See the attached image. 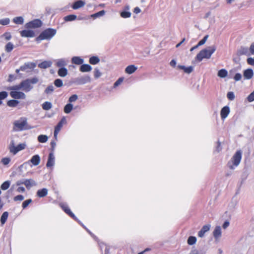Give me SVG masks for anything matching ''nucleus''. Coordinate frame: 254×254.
<instances>
[{
  "mask_svg": "<svg viewBox=\"0 0 254 254\" xmlns=\"http://www.w3.org/2000/svg\"><path fill=\"white\" fill-rule=\"evenodd\" d=\"M38 141L40 143H45L48 139V137L46 135L41 134L38 136Z\"/></svg>",
  "mask_w": 254,
  "mask_h": 254,
  "instance_id": "obj_30",
  "label": "nucleus"
},
{
  "mask_svg": "<svg viewBox=\"0 0 254 254\" xmlns=\"http://www.w3.org/2000/svg\"><path fill=\"white\" fill-rule=\"evenodd\" d=\"M9 150L10 152L12 153L14 155L18 152L17 146H15L14 145V143L13 142H11V145L9 147Z\"/></svg>",
  "mask_w": 254,
  "mask_h": 254,
  "instance_id": "obj_45",
  "label": "nucleus"
},
{
  "mask_svg": "<svg viewBox=\"0 0 254 254\" xmlns=\"http://www.w3.org/2000/svg\"><path fill=\"white\" fill-rule=\"evenodd\" d=\"M247 99L249 102L254 101V91L252 92L247 97Z\"/></svg>",
  "mask_w": 254,
  "mask_h": 254,
  "instance_id": "obj_62",
  "label": "nucleus"
},
{
  "mask_svg": "<svg viewBox=\"0 0 254 254\" xmlns=\"http://www.w3.org/2000/svg\"><path fill=\"white\" fill-rule=\"evenodd\" d=\"M242 152L241 150H238L233 156L231 161L228 163V165L230 169L233 170L235 167L238 166L242 159Z\"/></svg>",
  "mask_w": 254,
  "mask_h": 254,
  "instance_id": "obj_4",
  "label": "nucleus"
},
{
  "mask_svg": "<svg viewBox=\"0 0 254 254\" xmlns=\"http://www.w3.org/2000/svg\"><path fill=\"white\" fill-rule=\"evenodd\" d=\"M99 246L102 250L103 248L105 247V254H108L109 253V248L106 244L102 243L99 244Z\"/></svg>",
  "mask_w": 254,
  "mask_h": 254,
  "instance_id": "obj_48",
  "label": "nucleus"
},
{
  "mask_svg": "<svg viewBox=\"0 0 254 254\" xmlns=\"http://www.w3.org/2000/svg\"><path fill=\"white\" fill-rule=\"evenodd\" d=\"M12 20L16 24H22L24 23V19L22 16L15 17Z\"/></svg>",
  "mask_w": 254,
  "mask_h": 254,
  "instance_id": "obj_32",
  "label": "nucleus"
},
{
  "mask_svg": "<svg viewBox=\"0 0 254 254\" xmlns=\"http://www.w3.org/2000/svg\"><path fill=\"white\" fill-rule=\"evenodd\" d=\"M20 35L22 37H34L35 36V33L32 30H23L20 31Z\"/></svg>",
  "mask_w": 254,
  "mask_h": 254,
  "instance_id": "obj_15",
  "label": "nucleus"
},
{
  "mask_svg": "<svg viewBox=\"0 0 254 254\" xmlns=\"http://www.w3.org/2000/svg\"><path fill=\"white\" fill-rule=\"evenodd\" d=\"M94 72V75L95 78H98L100 77L101 75V73L99 69L98 68H95Z\"/></svg>",
  "mask_w": 254,
  "mask_h": 254,
  "instance_id": "obj_54",
  "label": "nucleus"
},
{
  "mask_svg": "<svg viewBox=\"0 0 254 254\" xmlns=\"http://www.w3.org/2000/svg\"><path fill=\"white\" fill-rule=\"evenodd\" d=\"M24 199V196L22 195H17L13 198V200L15 201H22Z\"/></svg>",
  "mask_w": 254,
  "mask_h": 254,
  "instance_id": "obj_56",
  "label": "nucleus"
},
{
  "mask_svg": "<svg viewBox=\"0 0 254 254\" xmlns=\"http://www.w3.org/2000/svg\"><path fill=\"white\" fill-rule=\"evenodd\" d=\"M247 63L249 64L254 65V59L252 58H249L247 59Z\"/></svg>",
  "mask_w": 254,
  "mask_h": 254,
  "instance_id": "obj_63",
  "label": "nucleus"
},
{
  "mask_svg": "<svg viewBox=\"0 0 254 254\" xmlns=\"http://www.w3.org/2000/svg\"><path fill=\"white\" fill-rule=\"evenodd\" d=\"M54 84L56 87L60 88L63 86V82L61 79H56L54 81Z\"/></svg>",
  "mask_w": 254,
  "mask_h": 254,
  "instance_id": "obj_47",
  "label": "nucleus"
},
{
  "mask_svg": "<svg viewBox=\"0 0 254 254\" xmlns=\"http://www.w3.org/2000/svg\"><path fill=\"white\" fill-rule=\"evenodd\" d=\"M213 235L214 237L215 240L216 242L219 241V240L222 236L221 228L220 226H216L213 232Z\"/></svg>",
  "mask_w": 254,
  "mask_h": 254,
  "instance_id": "obj_12",
  "label": "nucleus"
},
{
  "mask_svg": "<svg viewBox=\"0 0 254 254\" xmlns=\"http://www.w3.org/2000/svg\"><path fill=\"white\" fill-rule=\"evenodd\" d=\"M8 96L6 91H1L0 92V105L2 104V100L5 99Z\"/></svg>",
  "mask_w": 254,
  "mask_h": 254,
  "instance_id": "obj_44",
  "label": "nucleus"
},
{
  "mask_svg": "<svg viewBox=\"0 0 254 254\" xmlns=\"http://www.w3.org/2000/svg\"><path fill=\"white\" fill-rule=\"evenodd\" d=\"M66 64V62L63 59L58 60L56 63V65L58 67H64L63 66H65Z\"/></svg>",
  "mask_w": 254,
  "mask_h": 254,
  "instance_id": "obj_38",
  "label": "nucleus"
},
{
  "mask_svg": "<svg viewBox=\"0 0 254 254\" xmlns=\"http://www.w3.org/2000/svg\"><path fill=\"white\" fill-rule=\"evenodd\" d=\"M32 202V199H29L24 201L22 203V207L23 209L26 208L28 205Z\"/></svg>",
  "mask_w": 254,
  "mask_h": 254,
  "instance_id": "obj_51",
  "label": "nucleus"
},
{
  "mask_svg": "<svg viewBox=\"0 0 254 254\" xmlns=\"http://www.w3.org/2000/svg\"><path fill=\"white\" fill-rule=\"evenodd\" d=\"M123 81V78H119L114 84V87H116L121 84Z\"/></svg>",
  "mask_w": 254,
  "mask_h": 254,
  "instance_id": "obj_59",
  "label": "nucleus"
},
{
  "mask_svg": "<svg viewBox=\"0 0 254 254\" xmlns=\"http://www.w3.org/2000/svg\"><path fill=\"white\" fill-rule=\"evenodd\" d=\"M42 106L43 110L48 111L52 108V104L51 102L46 101L43 103Z\"/></svg>",
  "mask_w": 254,
  "mask_h": 254,
  "instance_id": "obj_31",
  "label": "nucleus"
},
{
  "mask_svg": "<svg viewBox=\"0 0 254 254\" xmlns=\"http://www.w3.org/2000/svg\"><path fill=\"white\" fill-rule=\"evenodd\" d=\"M10 159L8 157H5L1 159V162L4 165H7L10 162Z\"/></svg>",
  "mask_w": 254,
  "mask_h": 254,
  "instance_id": "obj_55",
  "label": "nucleus"
},
{
  "mask_svg": "<svg viewBox=\"0 0 254 254\" xmlns=\"http://www.w3.org/2000/svg\"><path fill=\"white\" fill-rule=\"evenodd\" d=\"M216 48L215 46H211L202 50L196 55L195 59L199 62H201L203 59H209L211 55L216 51Z\"/></svg>",
  "mask_w": 254,
  "mask_h": 254,
  "instance_id": "obj_1",
  "label": "nucleus"
},
{
  "mask_svg": "<svg viewBox=\"0 0 254 254\" xmlns=\"http://www.w3.org/2000/svg\"><path fill=\"white\" fill-rule=\"evenodd\" d=\"M121 16L124 18H129L131 16V13L130 11H122L120 13Z\"/></svg>",
  "mask_w": 254,
  "mask_h": 254,
  "instance_id": "obj_41",
  "label": "nucleus"
},
{
  "mask_svg": "<svg viewBox=\"0 0 254 254\" xmlns=\"http://www.w3.org/2000/svg\"><path fill=\"white\" fill-rule=\"evenodd\" d=\"M208 38V35H205L203 38L202 39H201L197 44V46H200L201 45H203V44H205V43L206 42V40H207Z\"/></svg>",
  "mask_w": 254,
  "mask_h": 254,
  "instance_id": "obj_50",
  "label": "nucleus"
},
{
  "mask_svg": "<svg viewBox=\"0 0 254 254\" xmlns=\"http://www.w3.org/2000/svg\"><path fill=\"white\" fill-rule=\"evenodd\" d=\"M77 99H78L77 95L76 94H74L69 97V98L68 99V101L70 102L69 103H71L72 102L76 101L77 100Z\"/></svg>",
  "mask_w": 254,
  "mask_h": 254,
  "instance_id": "obj_53",
  "label": "nucleus"
},
{
  "mask_svg": "<svg viewBox=\"0 0 254 254\" xmlns=\"http://www.w3.org/2000/svg\"><path fill=\"white\" fill-rule=\"evenodd\" d=\"M42 25V21L38 19H34L25 24L26 28H36L41 27Z\"/></svg>",
  "mask_w": 254,
  "mask_h": 254,
  "instance_id": "obj_5",
  "label": "nucleus"
},
{
  "mask_svg": "<svg viewBox=\"0 0 254 254\" xmlns=\"http://www.w3.org/2000/svg\"><path fill=\"white\" fill-rule=\"evenodd\" d=\"M13 48V44L11 42H8L5 46V51L7 53H9L12 51Z\"/></svg>",
  "mask_w": 254,
  "mask_h": 254,
  "instance_id": "obj_35",
  "label": "nucleus"
},
{
  "mask_svg": "<svg viewBox=\"0 0 254 254\" xmlns=\"http://www.w3.org/2000/svg\"><path fill=\"white\" fill-rule=\"evenodd\" d=\"M91 81V78L88 75H84L77 77L75 79V83L78 85H83Z\"/></svg>",
  "mask_w": 254,
  "mask_h": 254,
  "instance_id": "obj_7",
  "label": "nucleus"
},
{
  "mask_svg": "<svg viewBox=\"0 0 254 254\" xmlns=\"http://www.w3.org/2000/svg\"><path fill=\"white\" fill-rule=\"evenodd\" d=\"M48 190L46 188H43L42 189L38 190L36 192V195L38 197L41 198L47 196L48 194Z\"/></svg>",
  "mask_w": 254,
  "mask_h": 254,
  "instance_id": "obj_18",
  "label": "nucleus"
},
{
  "mask_svg": "<svg viewBox=\"0 0 254 254\" xmlns=\"http://www.w3.org/2000/svg\"><path fill=\"white\" fill-rule=\"evenodd\" d=\"M10 185V182L9 181H6L3 182L0 188L2 190H5L8 189Z\"/></svg>",
  "mask_w": 254,
  "mask_h": 254,
  "instance_id": "obj_40",
  "label": "nucleus"
},
{
  "mask_svg": "<svg viewBox=\"0 0 254 254\" xmlns=\"http://www.w3.org/2000/svg\"><path fill=\"white\" fill-rule=\"evenodd\" d=\"M230 108L228 106H225L221 110L220 115L222 120L225 119L230 113Z\"/></svg>",
  "mask_w": 254,
  "mask_h": 254,
  "instance_id": "obj_17",
  "label": "nucleus"
},
{
  "mask_svg": "<svg viewBox=\"0 0 254 254\" xmlns=\"http://www.w3.org/2000/svg\"><path fill=\"white\" fill-rule=\"evenodd\" d=\"M17 78V77L13 74H9L8 76V78L7 79V81L9 82H11L14 80H15Z\"/></svg>",
  "mask_w": 254,
  "mask_h": 254,
  "instance_id": "obj_60",
  "label": "nucleus"
},
{
  "mask_svg": "<svg viewBox=\"0 0 254 254\" xmlns=\"http://www.w3.org/2000/svg\"><path fill=\"white\" fill-rule=\"evenodd\" d=\"M52 63L50 61H45L38 64V67L41 68H47L51 66Z\"/></svg>",
  "mask_w": 254,
  "mask_h": 254,
  "instance_id": "obj_25",
  "label": "nucleus"
},
{
  "mask_svg": "<svg viewBox=\"0 0 254 254\" xmlns=\"http://www.w3.org/2000/svg\"><path fill=\"white\" fill-rule=\"evenodd\" d=\"M244 77L245 79L249 80L254 76V71L252 68H248L244 71Z\"/></svg>",
  "mask_w": 254,
  "mask_h": 254,
  "instance_id": "obj_16",
  "label": "nucleus"
},
{
  "mask_svg": "<svg viewBox=\"0 0 254 254\" xmlns=\"http://www.w3.org/2000/svg\"><path fill=\"white\" fill-rule=\"evenodd\" d=\"M193 67L192 66H190L188 67H186L184 72L187 73L189 74V73H191L193 71Z\"/></svg>",
  "mask_w": 254,
  "mask_h": 254,
  "instance_id": "obj_58",
  "label": "nucleus"
},
{
  "mask_svg": "<svg viewBox=\"0 0 254 254\" xmlns=\"http://www.w3.org/2000/svg\"><path fill=\"white\" fill-rule=\"evenodd\" d=\"M18 103L19 101L18 100H10L7 102V105L8 106L10 107H15L18 104Z\"/></svg>",
  "mask_w": 254,
  "mask_h": 254,
  "instance_id": "obj_36",
  "label": "nucleus"
},
{
  "mask_svg": "<svg viewBox=\"0 0 254 254\" xmlns=\"http://www.w3.org/2000/svg\"><path fill=\"white\" fill-rule=\"evenodd\" d=\"M85 4V3L83 1L79 0L73 3V5H72V7L74 9H77L83 7Z\"/></svg>",
  "mask_w": 254,
  "mask_h": 254,
  "instance_id": "obj_23",
  "label": "nucleus"
},
{
  "mask_svg": "<svg viewBox=\"0 0 254 254\" xmlns=\"http://www.w3.org/2000/svg\"><path fill=\"white\" fill-rule=\"evenodd\" d=\"M242 77V76L241 73H237L235 75V76L234 77V79L236 81H238L241 79Z\"/></svg>",
  "mask_w": 254,
  "mask_h": 254,
  "instance_id": "obj_57",
  "label": "nucleus"
},
{
  "mask_svg": "<svg viewBox=\"0 0 254 254\" xmlns=\"http://www.w3.org/2000/svg\"><path fill=\"white\" fill-rule=\"evenodd\" d=\"M73 109V105L71 103L67 104L64 107V112L66 114H69Z\"/></svg>",
  "mask_w": 254,
  "mask_h": 254,
  "instance_id": "obj_29",
  "label": "nucleus"
},
{
  "mask_svg": "<svg viewBox=\"0 0 254 254\" xmlns=\"http://www.w3.org/2000/svg\"><path fill=\"white\" fill-rule=\"evenodd\" d=\"M55 163V157L54 156V152H50L49 154L48 161L46 163V167L50 168L53 167Z\"/></svg>",
  "mask_w": 254,
  "mask_h": 254,
  "instance_id": "obj_13",
  "label": "nucleus"
},
{
  "mask_svg": "<svg viewBox=\"0 0 254 254\" xmlns=\"http://www.w3.org/2000/svg\"><path fill=\"white\" fill-rule=\"evenodd\" d=\"M238 52L240 55H247V56L250 55L249 49L248 47H241L239 49Z\"/></svg>",
  "mask_w": 254,
  "mask_h": 254,
  "instance_id": "obj_22",
  "label": "nucleus"
},
{
  "mask_svg": "<svg viewBox=\"0 0 254 254\" xmlns=\"http://www.w3.org/2000/svg\"><path fill=\"white\" fill-rule=\"evenodd\" d=\"M228 72L225 69H221L218 72V76L221 78H224L227 76Z\"/></svg>",
  "mask_w": 254,
  "mask_h": 254,
  "instance_id": "obj_34",
  "label": "nucleus"
},
{
  "mask_svg": "<svg viewBox=\"0 0 254 254\" xmlns=\"http://www.w3.org/2000/svg\"><path fill=\"white\" fill-rule=\"evenodd\" d=\"M10 95L12 98L16 99H24L26 98L25 94L20 91H11L10 92Z\"/></svg>",
  "mask_w": 254,
  "mask_h": 254,
  "instance_id": "obj_10",
  "label": "nucleus"
},
{
  "mask_svg": "<svg viewBox=\"0 0 254 254\" xmlns=\"http://www.w3.org/2000/svg\"><path fill=\"white\" fill-rule=\"evenodd\" d=\"M105 14V11L104 10H101L97 13L93 14L91 15V17L93 18H96L97 17L102 16Z\"/></svg>",
  "mask_w": 254,
  "mask_h": 254,
  "instance_id": "obj_42",
  "label": "nucleus"
},
{
  "mask_svg": "<svg viewBox=\"0 0 254 254\" xmlns=\"http://www.w3.org/2000/svg\"><path fill=\"white\" fill-rule=\"evenodd\" d=\"M7 89H8V90H9L17 91L18 90L22 89V87L21 86V83L18 85L10 86Z\"/></svg>",
  "mask_w": 254,
  "mask_h": 254,
  "instance_id": "obj_46",
  "label": "nucleus"
},
{
  "mask_svg": "<svg viewBox=\"0 0 254 254\" xmlns=\"http://www.w3.org/2000/svg\"><path fill=\"white\" fill-rule=\"evenodd\" d=\"M249 49L250 55H254V42L251 45L250 47V48H249Z\"/></svg>",
  "mask_w": 254,
  "mask_h": 254,
  "instance_id": "obj_64",
  "label": "nucleus"
},
{
  "mask_svg": "<svg viewBox=\"0 0 254 254\" xmlns=\"http://www.w3.org/2000/svg\"><path fill=\"white\" fill-rule=\"evenodd\" d=\"M100 62V59L98 57L93 56L89 59V63L91 64H96Z\"/></svg>",
  "mask_w": 254,
  "mask_h": 254,
  "instance_id": "obj_33",
  "label": "nucleus"
},
{
  "mask_svg": "<svg viewBox=\"0 0 254 254\" xmlns=\"http://www.w3.org/2000/svg\"><path fill=\"white\" fill-rule=\"evenodd\" d=\"M66 123V119L65 117H63L61 120L58 123L57 125L55 127L54 130V137L55 138H57V135L58 133L60 132L63 125Z\"/></svg>",
  "mask_w": 254,
  "mask_h": 254,
  "instance_id": "obj_8",
  "label": "nucleus"
},
{
  "mask_svg": "<svg viewBox=\"0 0 254 254\" xmlns=\"http://www.w3.org/2000/svg\"><path fill=\"white\" fill-rule=\"evenodd\" d=\"M211 225L206 224L204 225L198 233V236L200 238L204 237L205 233L210 230Z\"/></svg>",
  "mask_w": 254,
  "mask_h": 254,
  "instance_id": "obj_14",
  "label": "nucleus"
},
{
  "mask_svg": "<svg viewBox=\"0 0 254 254\" xmlns=\"http://www.w3.org/2000/svg\"><path fill=\"white\" fill-rule=\"evenodd\" d=\"M54 89L55 88L53 85H49L45 90V93L46 94H51L54 92Z\"/></svg>",
  "mask_w": 254,
  "mask_h": 254,
  "instance_id": "obj_37",
  "label": "nucleus"
},
{
  "mask_svg": "<svg viewBox=\"0 0 254 254\" xmlns=\"http://www.w3.org/2000/svg\"><path fill=\"white\" fill-rule=\"evenodd\" d=\"M60 206L62 208V209L69 216H70L71 218H72L75 220L78 221L79 223H80V221L78 220L77 217L75 216V215L71 211L70 209L69 208L67 205L65 203H61L60 204Z\"/></svg>",
  "mask_w": 254,
  "mask_h": 254,
  "instance_id": "obj_6",
  "label": "nucleus"
},
{
  "mask_svg": "<svg viewBox=\"0 0 254 254\" xmlns=\"http://www.w3.org/2000/svg\"><path fill=\"white\" fill-rule=\"evenodd\" d=\"M40 157L39 155H35L33 156L29 160L34 166H37L40 162Z\"/></svg>",
  "mask_w": 254,
  "mask_h": 254,
  "instance_id": "obj_19",
  "label": "nucleus"
},
{
  "mask_svg": "<svg viewBox=\"0 0 254 254\" xmlns=\"http://www.w3.org/2000/svg\"><path fill=\"white\" fill-rule=\"evenodd\" d=\"M56 33L57 30L55 29H46L42 32L39 36L36 38V41H40L45 39L50 40L56 35Z\"/></svg>",
  "mask_w": 254,
  "mask_h": 254,
  "instance_id": "obj_3",
  "label": "nucleus"
},
{
  "mask_svg": "<svg viewBox=\"0 0 254 254\" xmlns=\"http://www.w3.org/2000/svg\"><path fill=\"white\" fill-rule=\"evenodd\" d=\"M137 69V66L133 64L129 65L125 68V72L128 74L134 73Z\"/></svg>",
  "mask_w": 254,
  "mask_h": 254,
  "instance_id": "obj_20",
  "label": "nucleus"
},
{
  "mask_svg": "<svg viewBox=\"0 0 254 254\" xmlns=\"http://www.w3.org/2000/svg\"><path fill=\"white\" fill-rule=\"evenodd\" d=\"M21 86L22 89L26 92L30 91L33 88V86L31 85L28 79L21 81Z\"/></svg>",
  "mask_w": 254,
  "mask_h": 254,
  "instance_id": "obj_11",
  "label": "nucleus"
},
{
  "mask_svg": "<svg viewBox=\"0 0 254 254\" xmlns=\"http://www.w3.org/2000/svg\"><path fill=\"white\" fill-rule=\"evenodd\" d=\"M58 73L61 77H65L67 74V70L65 67H61L59 69Z\"/></svg>",
  "mask_w": 254,
  "mask_h": 254,
  "instance_id": "obj_27",
  "label": "nucleus"
},
{
  "mask_svg": "<svg viewBox=\"0 0 254 254\" xmlns=\"http://www.w3.org/2000/svg\"><path fill=\"white\" fill-rule=\"evenodd\" d=\"M31 128V127H28L27 120L25 117H21L13 123V129L16 131H22Z\"/></svg>",
  "mask_w": 254,
  "mask_h": 254,
  "instance_id": "obj_2",
  "label": "nucleus"
},
{
  "mask_svg": "<svg viewBox=\"0 0 254 254\" xmlns=\"http://www.w3.org/2000/svg\"><path fill=\"white\" fill-rule=\"evenodd\" d=\"M71 62L72 64L80 65L84 63V60L79 57H73L71 59Z\"/></svg>",
  "mask_w": 254,
  "mask_h": 254,
  "instance_id": "obj_26",
  "label": "nucleus"
},
{
  "mask_svg": "<svg viewBox=\"0 0 254 254\" xmlns=\"http://www.w3.org/2000/svg\"><path fill=\"white\" fill-rule=\"evenodd\" d=\"M92 67L88 64H82L80 67V71L82 72H89L92 70Z\"/></svg>",
  "mask_w": 254,
  "mask_h": 254,
  "instance_id": "obj_24",
  "label": "nucleus"
},
{
  "mask_svg": "<svg viewBox=\"0 0 254 254\" xmlns=\"http://www.w3.org/2000/svg\"><path fill=\"white\" fill-rule=\"evenodd\" d=\"M196 238L194 236H190L188 239V244L190 245H193L196 243Z\"/></svg>",
  "mask_w": 254,
  "mask_h": 254,
  "instance_id": "obj_43",
  "label": "nucleus"
},
{
  "mask_svg": "<svg viewBox=\"0 0 254 254\" xmlns=\"http://www.w3.org/2000/svg\"><path fill=\"white\" fill-rule=\"evenodd\" d=\"M2 36L4 37L6 40H9L11 38V36L9 32H5L3 34Z\"/></svg>",
  "mask_w": 254,
  "mask_h": 254,
  "instance_id": "obj_61",
  "label": "nucleus"
},
{
  "mask_svg": "<svg viewBox=\"0 0 254 254\" xmlns=\"http://www.w3.org/2000/svg\"><path fill=\"white\" fill-rule=\"evenodd\" d=\"M25 186L27 189H30L32 187L37 186V183L33 179H25Z\"/></svg>",
  "mask_w": 254,
  "mask_h": 254,
  "instance_id": "obj_21",
  "label": "nucleus"
},
{
  "mask_svg": "<svg viewBox=\"0 0 254 254\" xmlns=\"http://www.w3.org/2000/svg\"><path fill=\"white\" fill-rule=\"evenodd\" d=\"M227 97L231 101H233L235 99V94L233 92H228L227 94Z\"/></svg>",
  "mask_w": 254,
  "mask_h": 254,
  "instance_id": "obj_52",
  "label": "nucleus"
},
{
  "mask_svg": "<svg viewBox=\"0 0 254 254\" xmlns=\"http://www.w3.org/2000/svg\"><path fill=\"white\" fill-rule=\"evenodd\" d=\"M36 66L34 63L27 62L25 63L23 65L20 66L21 71L29 72V70L34 69Z\"/></svg>",
  "mask_w": 254,
  "mask_h": 254,
  "instance_id": "obj_9",
  "label": "nucleus"
},
{
  "mask_svg": "<svg viewBox=\"0 0 254 254\" xmlns=\"http://www.w3.org/2000/svg\"><path fill=\"white\" fill-rule=\"evenodd\" d=\"M10 22V19L8 18H5L0 20V24L2 25H8Z\"/></svg>",
  "mask_w": 254,
  "mask_h": 254,
  "instance_id": "obj_49",
  "label": "nucleus"
},
{
  "mask_svg": "<svg viewBox=\"0 0 254 254\" xmlns=\"http://www.w3.org/2000/svg\"><path fill=\"white\" fill-rule=\"evenodd\" d=\"M77 18L76 15L74 14H70L67 15L64 17V20L65 21H72L75 20Z\"/></svg>",
  "mask_w": 254,
  "mask_h": 254,
  "instance_id": "obj_39",
  "label": "nucleus"
},
{
  "mask_svg": "<svg viewBox=\"0 0 254 254\" xmlns=\"http://www.w3.org/2000/svg\"><path fill=\"white\" fill-rule=\"evenodd\" d=\"M8 216V213L7 211L4 212L0 217V223L3 225L6 221Z\"/></svg>",
  "mask_w": 254,
  "mask_h": 254,
  "instance_id": "obj_28",
  "label": "nucleus"
}]
</instances>
